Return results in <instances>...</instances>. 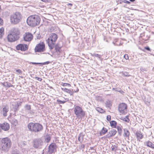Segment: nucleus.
Returning <instances> with one entry per match:
<instances>
[{"instance_id": "nucleus-4", "label": "nucleus", "mask_w": 154, "mask_h": 154, "mask_svg": "<svg viewBox=\"0 0 154 154\" xmlns=\"http://www.w3.org/2000/svg\"><path fill=\"white\" fill-rule=\"evenodd\" d=\"M27 128L29 130L34 133H38L42 131L43 129V126L38 123L30 122L29 123Z\"/></svg>"}, {"instance_id": "nucleus-5", "label": "nucleus", "mask_w": 154, "mask_h": 154, "mask_svg": "<svg viewBox=\"0 0 154 154\" xmlns=\"http://www.w3.org/2000/svg\"><path fill=\"white\" fill-rule=\"evenodd\" d=\"M57 38V35L55 33H52L49 35V37L46 40V42L50 50H52L54 48Z\"/></svg>"}, {"instance_id": "nucleus-39", "label": "nucleus", "mask_w": 154, "mask_h": 154, "mask_svg": "<svg viewBox=\"0 0 154 154\" xmlns=\"http://www.w3.org/2000/svg\"><path fill=\"white\" fill-rule=\"evenodd\" d=\"M57 101L58 103V104H64L66 102V101H62L59 99H57Z\"/></svg>"}, {"instance_id": "nucleus-54", "label": "nucleus", "mask_w": 154, "mask_h": 154, "mask_svg": "<svg viewBox=\"0 0 154 154\" xmlns=\"http://www.w3.org/2000/svg\"><path fill=\"white\" fill-rule=\"evenodd\" d=\"M85 146L84 144H82L81 146V147L82 149H84Z\"/></svg>"}, {"instance_id": "nucleus-60", "label": "nucleus", "mask_w": 154, "mask_h": 154, "mask_svg": "<svg viewBox=\"0 0 154 154\" xmlns=\"http://www.w3.org/2000/svg\"><path fill=\"white\" fill-rule=\"evenodd\" d=\"M79 91V89L78 88H77L76 91H75V92H78Z\"/></svg>"}, {"instance_id": "nucleus-34", "label": "nucleus", "mask_w": 154, "mask_h": 154, "mask_svg": "<svg viewBox=\"0 0 154 154\" xmlns=\"http://www.w3.org/2000/svg\"><path fill=\"white\" fill-rule=\"evenodd\" d=\"M4 28L2 27L0 29V38H2V35L4 34Z\"/></svg>"}, {"instance_id": "nucleus-49", "label": "nucleus", "mask_w": 154, "mask_h": 154, "mask_svg": "<svg viewBox=\"0 0 154 154\" xmlns=\"http://www.w3.org/2000/svg\"><path fill=\"white\" fill-rule=\"evenodd\" d=\"M145 35H144V37H143V40H144L145 41H147V40H148L149 38H150V36H148L147 37V38H144V37H145Z\"/></svg>"}, {"instance_id": "nucleus-43", "label": "nucleus", "mask_w": 154, "mask_h": 154, "mask_svg": "<svg viewBox=\"0 0 154 154\" xmlns=\"http://www.w3.org/2000/svg\"><path fill=\"white\" fill-rule=\"evenodd\" d=\"M16 71L18 74H21L22 73V71L20 69H16Z\"/></svg>"}, {"instance_id": "nucleus-59", "label": "nucleus", "mask_w": 154, "mask_h": 154, "mask_svg": "<svg viewBox=\"0 0 154 154\" xmlns=\"http://www.w3.org/2000/svg\"><path fill=\"white\" fill-rule=\"evenodd\" d=\"M129 0L131 2H134L135 1V0Z\"/></svg>"}, {"instance_id": "nucleus-15", "label": "nucleus", "mask_w": 154, "mask_h": 154, "mask_svg": "<svg viewBox=\"0 0 154 154\" xmlns=\"http://www.w3.org/2000/svg\"><path fill=\"white\" fill-rule=\"evenodd\" d=\"M33 38L32 34L29 32L26 33L24 34L23 37L24 40L25 41L29 42L31 41Z\"/></svg>"}, {"instance_id": "nucleus-25", "label": "nucleus", "mask_w": 154, "mask_h": 154, "mask_svg": "<svg viewBox=\"0 0 154 154\" xmlns=\"http://www.w3.org/2000/svg\"><path fill=\"white\" fill-rule=\"evenodd\" d=\"M146 146L149 147L154 149V144L152 143L151 141H148L146 142Z\"/></svg>"}, {"instance_id": "nucleus-28", "label": "nucleus", "mask_w": 154, "mask_h": 154, "mask_svg": "<svg viewBox=\"0 0 154 154\" xmlns=\"http://www.w3.org/2000/svg\"><path fill=\"white\" fill-rule=\"evenodd\" d=\"M11 122V123L15 126H16L18 123L17 120L14 118L12 119Z\"/></svg>"}, {"instance_id": "nucleus-23", "label": "nucleus", "mask_w": 154, "mask_h": 154, "mask_svg": "<svg viewBox=\"0 0 154 154\" xmlns=\"http://www.w3.org/2000/svg\"><path fill=\"white\" fill-rule=\"evenodd\" d=\"M122 126H117L116 128L117 129L118 133L120 136H121L122 134Z\"/></svg>"}, {"instance_id": "nucleus-10", "label": "nucleus", "mask_w": 154, "mask_h": 154, "mask_svg": "<svg viewBox=\"0 0 154 154\" xmlns=\"http://www.w3.org/2000/svg\"><path fill=\"white\" fill-rule=\"evenodd\" d=\"M25 110L27 114L29 115V116H32L34 114V111L33 109H32L31 108V106L30 105L26 104L24 107Z\"/></svg>"}, {"instance_id": "nucleus-40", "label": "nucleus", "mask_w": 154, "mask_h": 154, "mask_svg": "<svg viewBox=\"0 0 154 154\" xmlns=\"http://www.w3.org/2000/svg\"><path fill=\"white\" fill-rule=\"evenodd\" d=\"M61 85L64 86H68L69 87H71V85L70 84L67 83H62L61 84Z\"/></svg>"}, {"instance_id": "nucleus-55", "label": "nucleus", "mask_w": 154, "mask_h": 154, "mask_svg": "<svg viewBox=\"0 0 154 154\" xmlns=\"http://www.w3.org/2000/svg\"><path fill=\"white\" fill-rule=\"evenodd\" d=\"M41 36L39 35H38L37 36V39H39L40 38Z\"/></svg>"}, {"instance_id": "nucleus-22", "label": "nucleus", "mask_w": 154, "mask_h": 154, "mask_svg": "<svg viewBox=\"0 0 154 154\" xmlns=\"http://www.w3.org/2000/svg\"><path fill=\"white\" fill-rule=\"evenodd\" d=\"M108 131L107 129L104 127H103L100 133V135L101 136L104 135L108 132Z\"/></svg>"}, {"instance_id": "nucleus-18", "label": "nucleus", "mask_w": 154, "mask_h": 154, "mask_svg": "<svg viewBox=\"0 0 154 154\" xmlns=\"http://www.w3.org/2000/svg\"><path fill=\"white\" fill-rule=\"evenodd\" d=\"M1 125L2 127V129L3 130L5 131H7L9 129L10 126L8 123L5 122L1 124Z\"/></svg>"}, {"instance_id": "nucleus-6", "label": "nucleus", "mask_w": 154, "mask_h": 154, "mask_svg": "<svg viewBox=\"0 0 154 154\" xmlns=\"http://www.w3.org/2000/svg\"><path fill=\"white\" fill-rule=\"evenodd\" d=\"M22 18V15L21 13L16 12L10 16V22L13 24H17L21 21Z\"/></svg>"}, {"instance_id": "nucleus-62", "label": "nucleus", "mask_w": 154, "mask_h": 154, "mask_svg": "<svg viewBox=\"0 0 154 154\" xmlns=\"http://www.w3.org/2000/svg\"><path fill=\"white\" fill-rule=\"evenodd\" d=\"M43 153H44V152H43V153H42V154H43Z\"/></svg>"}, {"instance_id": "nucleus-20", "label": "nucleus", "mask_w": 154, "mask_h": 154, "mask_svg": "<svg viewBox=\"0 0 154 154\" xmlns=\"http://www.w3.org/2000/svg\"><path fill=\"white\" fill-rule=\"evenodd\" d=\"M61 89L63 91L69 93L71 95H73V94L74 92L73 89H69L66 88H61Z\"/></svg>"}, {"instance_id": "nucleus-35", "label": "nucleus", "mask_w": 154, "mask_h": 154, "mask_svg": "<svg viewBox=\"0 0 154 154\" xmlns=\"http://www.w3.org/2000/svg\"><path fill=\"white\" fill-rule=\"evenodd\" d=\"M11 154H21V153L19 150L15 149L12 151Z\"/></svg>"}, {"instance_id": "nucleus-7", "label": "nucleus", "mask_w": 154, "mask_h": 154, "mask_svg": "<svg viewBox=\"0 0 154 154\" xmlns=\"http://www.w3.org/2000/svg\"><path fill=\"white\" fill-rule=\"evenodd\" d=\"M32 143L33 147L35 149H41L45 147V143L41 138L34 139Z\"/></svg>"}, {"instance_id": "nucleus-36", "label": "nucleus", "mask_w": 154, "mask_h": 154, "mask_svg": "<svg viewBox=\"0 0 154 154\" xmlns=\"http://www.w3.org/2000/svg\"><path fill=\"white\" fill-rule=\"evenodd\" d=\"M124 121H125L127 122H129V119L128 118V116H127L125 117L124 118L122 119H121Z\"/></svg>"}, {"instance_id": "nucleus-27", "label": "nucleus", "mask_w": 154, "mask_h": 154, "mask_svg": "<svg viewBox=\"0 0 154 154\" xmlns=\"http://www.w3.org/2000/svg\"><path fill=\"white\" fill-rule=\"evenodd\" d=\"M112 90H115L116 91L119 92L122 94L124 93V92L122 90V89L119 88H113Z\"/></svg>"}, {"instance_id": "nucleus-47", "label": "nucleus", "mask_w": 154, "mask_h": 154, "mask_svg": "<svg viewBox=\"0 0 154 154\" xmlns=\"http://www.w3.org/2000/svg\"><path fill=\"white\" fill-rule=\"evenodd\" d=\"M124 57L125 58V59L126 60H128V54H125L124 55Z\"/></svg>"}, {"instance_id": "nucleus-19", "label": "nucleus", "mask_w": 154, "mask_h": 154, "mask_svg": "<svg viewBox=\"0 0 154 154\" xmlns=\"http://www.w3.org/2000/svg\"><path fill=\"white\" fill-rule=\"evenodd\" d=\"M9 111V107L8 106H4L3 108L2 112L3 113V116L4 117L7 116V113Z\"/></svg>"}, {"instance_id": "nucleus-16", "label": "nucleus", "mask_w": 154, "mask_h": 154, "mask_svg": "<svg viewBox=\"0 0 154 154\" xmlns=\"http://www.w3.org/2000/svg\"><path fill=\"white\" fill-rule=\"evenodd\" d=\"M22 102H20L19 103L17 102H15L13 103L12 105V110L14 112L17 111L19 110V106L20 105Z\"/></svg>"}, {"instance_id": "nucleus-30", "label": "nucleus", "mask_w": 154, "mask_h": 154, "mask_svg": "<svg viewBox=\"0 0 154 154\" xmlns=\"http://www.w3.org/2000/svg\"><path fill=\"white\" fill-rule=\"evenodd\" d=\"M105 104L106 107L110 108L112 106L111 101L108 100L106 101Z\"/></svg>"}, {"instance_id": "nucleus-37", "label": "nucleus", "mask_w": 154, "mask_h": 154, "mask_svg": "<svg viewBox=\"0 0 154 154\" xmlns=\"http://www.w3.org/2000/svg\"><path fill=\"white\" fill-rule=\"evenodd\" d=\"M50 63V62L49 61H46L44 63H38V64L40 65L41 66H42L43 65L48 64Z\"/></svg>"}, {"instance_id": "nucleus-57", "label": "nucleus", "mask_w": 154, "mask_h": 154, "mask_svg": "<svg viewBox=\"0 0 154 154\" xmlns=\"http://www.w3.org/2000/svg\"><path fill=\"white\" fill-rule=\"evenodd\" d=\"M67 5L68 6H72V4L71 3H69V4H67Z\"/></svg>"}, {"instance_id": "nucleus-3", "label": "nucleus", "mask_w": 154, "mask_h": 154, "mask_svg": "<svg viewBox=\"0 0 154 154\" xmlns=\"http://www.w3.org/2000/svg\"><path fill=\"white\" fill-rule=\"evenodd\" d=\"M40 18L37 15H35L29 16L27 19V23L32 27L38 25L40 22Z\"/></svg>"}, {"instance_id": "nucleus-9", "label": "nucleus", "mask_w": 154, "mask_h": 154, "mask_svg": "<svg viewBox=\"0 0 154 154\" xmlns=\"http://www.w3.org/2000/svg\"><path fill=\"white\" fill-rule=\"evenodd\" d=\"M45 43L42 42H40L37 44L34 49L35 52H41L45 51Z\"/></svg>"}, {"instance_id": "nucleus-2", "label": "nucleus", "mask_w": 154, "mask_h": 154, "mask_svg": "<svg viewBox=\"0 0 154 154\" xmlns=\"http://www.w3.org/2000/svg\"><path fill=\"white\" fill-rule=\"evenodd\" d=\"M11 144V140L9 138L7 137L2 139L0 144V150L7 152L10 148Z\"/></svg>"}, {"instance_id": "nucleus-8", "label": "nucleus", "mask_w": 154, "mask_h": 154, "mask_svg": "<svg viewBox=\"0 0 154 154\" xmlns=\"http://www.w3.org/2000/svg\"><path fill=\"white\" fill-rule=\"evenodd\" d=\"M75 114L78 118H82L84 117L85 115V111L82 108L79 106H76L74 108Z\"/></svg>"}, {"instance_id": "nucleus-31", "label": "nucleus", "mask_w": 154, "mask_h": 154, "mask_svg": "<svg viewBox=\"0 0 154 154\" xmlns=\"http://www.w3.org/2000/svg\"><path fill=\"white\" fill-rule=\"evenodd\" d=\"M96 109L98 112L101 113H103L105 112V111L103 109L100 107H96Z\"/></svg>"}, {"instance_id": "nucleus-41", "label": "nucleus", "mask_w": 154, "mask_h": 154, "mask_svg": "<svg viewBox=\"0 0 154 154\" xmlns=\"http://www.w3.org/2000/svg\"><path fill=\"white\" fill-rule=\"evenodd\" d=\"M111 148L112 151H116L117 150V146L116 145L112 146Z\"/></svg>"}, {"instance_id": "nucleus-14", "label": "nucleus", "mask_w": 154, "mask_h": 154, "mask_svg": "<svg viewBox=\"0 0 154 154\" xmlns=\"http://www.w3.org/2000/svg\"><path fill=\"white\" fill-rule=\"evenodd\" d=\"M57 146L55 143H52L50 144L48 147V152L52 154L56 151Z\"/></svg>"}, {"instance_id": "nucleus-38", "label": "nucleus", "mask_w": 154, "mask_h": 154, "mask_svg": "<svg viewBox=\"0 0 154 154\" xmlns=\"http://www.w3.org/2000/svg\"><path fill=\"white\" fill-rule=\"evenodd\" d=\"M91 55L92 56L98 57L99 58H100L101 57V55L98 54H95V53H94V54L91 53Z\"/></svg>"}, {"instance_id": "nucleus-21", "label": "nucleus", "mask_w": 154, "mask_h": 154, "mask_svg": "<svg viewBox=\"0 0 154 154\" xmlns=\"http://www.w3.org/2000/svg\"><path fill=\"white\" fill-rule=\"evenodd\" d=\"M136 136L138 140L141 139L143 138V135L140 131L137 132Z\"/></svg>"}, {"instance_id": "nucleus-26", "label": "nucleus", "mask_w": 154, "mask_h": 154, "mask_svg": "<svg viewBox=\"0 0 154 154\" xmlns=\"http://www.w3.org/2000/svg\"><path fill=\"white\" fill-rule=\"evenodd\" d=\"M110 126L114 128H116L117 127V122L115 121H112L110 122Z\"/></svg>"}, {"instance_id": "nucleus-51", "label": "nucleus", "mask_w": 154, "mask_h": 154, "mask_svg": "<svg viewBox=\"0 0 154 154\" xmlns=\"http://www.w3.org/2000/svg\"><path fill=\"white\" fill-rule=\"evenodd\" d=\"M21 143L22 145L23 146H25L26 145V142L24 141L22 142Z\"/></svg>"}, {"instance_id": "nucleus-53", "label": "nucleus", "mask_w": 154, "mask_h": 154, "mask_svg": "<svg viewBox=\"0 0 154 154\" xmlns=\"http://www.w3.org/2000/svg\"><path fill=\"white\" fill-rule=\"evenodd\" d=\"M125 1V3H127L128 4H130L131 3L130 2L128 1H127V0H126Z\"/></svg>"}, {"instance_id": "nucleus-50", "label": "nucleus", "mask_w": 154, "mask_h": 154, "mask_svg": "<svg viewBox=\"0 0 154 154\" xmlns=\"http://www.w3.org/2000/svg\"><path fill=\"white\" fill-rule=\"evenodd\" d=\"M125 0H118V1L120 4H121L122 3H125Z\"/></svg>"}, {"instance_id": "nucleus-32", "label": "nucleus", "mask_w": 154, "mask_h": 154, "mask_svg": "<svg viewBox=\"0 0 154 154\" xmlns=\"http://www.w3.org/2000/svg\"><path fill=\"white\" fill-rule=\"evenodd\" d=\"M51 137L50 134L46 135L45 137V140H46L47 143L49 142L51 139Z\"/></svg>"}, {"instance_id": "nucleus-56", "label": "nucleus", "mask_w": 154, "mask_h": 154, "mask_svg": "<svg viewBox=\"0 0 154 154\" xmlns=\"http://www.w3.org/2000/svg\"><path fill=\"white\" fill-rule=\"evenodd\" d=\"M31 63L32 64L35 65V64H38V63H35V62H31Z\"/></svg>"}, {"instance_id": "nucleus-33", "label": "nucleus", "mask_w": 154, "mask_h": 154, "mask_svg": "<svg viewBox=\"0 0 154 154\" xmlns=\"http://www.w3.org/2000/svg\"><path fill=\"white\" fill-rule=\"evenodd\" d=\"M83 136L84 135H83L82 133H80L79 135L78 138V140H79V141L81 142L83 140Z\"/></svg>"}, {"instance_id": "nucleus-45", "label": "nucleus", "mask_w": 154, "mask_h": 154, "mask_svg": "<svg viewBox=\"0 0 154 154\" xmlns=\"http://www.w3.org/2000/svg\"><path fill=\"white\" fill-rule=\"evenodd\" d=\"M111 117L110 116V115H108L106 117V119L107 120V121H110L111 119Z\"/></svg>"}, {"instance_id": "nucleus-13", "label": "nucleus", "mask_w": 154, "mask_h": 154, "mask_svg": "<svg viewBox=\"0 0 154 154\" xmlns=\"http://www.w3.org/2000/svg\"><path fill=\"white\" fill-rule=\"evenodd\" d=\"M117 131L116 130L113 129L109 131L108 133L105 135L104 137L105 138H109L114 136L116 133Z\"/></svg>"}, {"instance_id": "nucleus-12", "label": "nucleus", "mask_w": 154, "mask_h": 154, "mask_svg": "<svg viewBox=\"0 0 154 154\" xmlns=\"http://www.w3.org/2000/svg\"><path fill=\"white\" fill-rule=\"evenodd\" d=\"M16 48L17 50H20L22 51H25L28 50V46L26 44H20L16 46Z\"/></svg>"}, {"instance_id": "nucleus-11", "label": "nucleus", "mask_w": 154, "mask_h": 154, "mask_svg": "<svg viewBox=\"0 0 154 154\" xmlns=\"http://www.w3.org/2000/svg\"><path fill=\"white\" fill-rule=\"evenodd\" d=\"M127 105L125 103H121L119 106V112L122 114L126 113Z\"/></svg>"}, {"instance_id": "nucleus-58", "label": "nucleus", "mask_w": 154, "mask_h": 154, "mask_svg": "<svg viewBox=\"0 0 154 154\" xmlns=\"http://www.w3.org/2000/svg\"><path fill=\"white\" fill-rule=\"evenodd\" d=\"M42 1L44 2H46L48 1V0H41Z\"/></svg>"}, {"instance_id": "nucleus-48", "label": "nucleus", "mask_w": 154, "mask_h": 154, "mask_svg": "<svg viewBox=\"0 0 154 154\" xmlns=\"http://www.w3.org/2000/svg\"><path fill=\"white\" fill-rule=\"evenodd\" d=\"M35 78L37 80L40 82L42 80V78L38 77H36Z\"/></svg>"}, {"instance_id": "nucleus-42", "label": "nucleus", "mask_w": 154, "mask_h": 154, "mask_svg": "<svg viewBox=\"0 0 154 154\" xmlns=\"http://www.w3.org/2000/svg\"><path fill=\"white\" fill-rule=\"evenodd\" d=\"M123 75L125 76H129L130 75L129 74V73L127 72H125L123 73Z\"/></svg>"}, {"instance_id": "nucleus-46", "label": "nucleus", "mask_w": 154, "mask_h": 154, "mask_svg": "<svg viewBox=\"0 0 154 154\" xmlns=\"http://www.w3.org/2000/svg\"><path fill=\"white\" fill-rule=\"evenodd\" d=\"M3 23V20L0 17V26L2 25Z\"/></svg>"}, {"instance_id": "nucleus-44", "label": "nucleus", "mask_w": 154, "mask_h": 154, "mask_svg": "<svg viewBox=\"0 0 154 154\" xmlns=\"http://www.w3.org/2000/svg\"><path fill=\"white\" fill-rule=\"evenodd\" d=\"M144 49L148 51H151V50L149 46H146L145 47Z\"/></svg>"}, {"instance_id": "nucleus-17", "label": "nucleus", "mask_w": 154, "mask_h": 154, "mask_svg": "<svg viewBox=\"0 0 154 154\" xmlns=\"http://www.w3.org/2000/svg\"><path fill=\"white\" fill-rule=\"evenodd\" d=\"M62 47V46L60 45V43H57L56 44H55L54 48L56 52H57V53L60 54L61 52V48Z\"/></svg>"}, {"instance_id": "nucleus-24", "label": "nucleus", "mask_w": 154, "mask_h": 154, "mask_svg": "<svg viewBox=\"0 0 154 154\" xmlns=\"http://www.w3.org/2000/svg\"><path fill=\"white\" fill-rule=\"evenodd\" d=\"M2 83V85L3 86L6 88H9L10 87L13 86V85L11 83H9L7 82H4Z\"/></svg>"}, {"instance_id": "nucleus-52", "label": "nucleus", "mask_w": 154, "mask_h": 154, "mask_svg": "<svg viewBox=\"0 0 154 154\" xmlns=\"http://www.w3.org/2000/svg\"><path fill=\"white\" fill-rule=\"evenodd\" d=\"M2 127L1 125V124L0 123V133L2 132Z\"/></svg>"}, {"instance_id": "nucleus-61", "label": "nucleus", "mask_w": 154, "mask_h": 154, "mask_svg": "<svg viewBox=\"0 0 154 154\" xmlns=\"http://www.w3.org/2000/svg\"><path fill=\"white\" fill-rule=\"evenodd\" d=\"M94 149L93 147H90V149Z\"/></svg>"}, {"instance_id": "nucleus-29", "label": "nucleus", "mask_w": 154, "mask_h": 154, "mask_svg": "<svg viewBox=\"0 0 154 154\" xmlns=\"http://www.w3.org/2000/svg\"><path fill=\"white\" fill-rule=\"evenodd\" d=\"M129 135V132L127 129H124V136L126 137H128Z\"/></svg>"}, {"instance_id": "nucleus-1", "label": "nucleus", "mask_w": 154, "mask_h": 154, "mask_svg": "<svg viewBox=\"0 0 154 154\" xmlns=\"http://www.w3.org/2000/svg\"><path fill=\"white\" fill-rule=\"evenodd\" d=\"M20 31L18 28L14 27L11 29L10 33L7 36L8 41L12 42L18 40L20 37Z\"/></svg>"}]
</instances>
